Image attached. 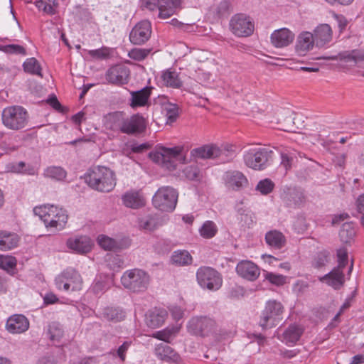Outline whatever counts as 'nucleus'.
Segmentation results:
<instances>
[{
  "label": "nucleus",
  "instance_id": "obj_1",
  "mask_svg": "<svg viewBox=\"0 0 364 364\" xmlns=\"http://www.w3.org/2000/svg\"><path fill=\"white\" fill-rule=\"evenodd\" d=\"M85 182L93 190L109 193L116 186L115 173L105 166H94L90 168L85 176Z\"/></svg>",
  "mask_w": 364,
  "mask_h": 364
},
{
  "label": "nucleus",
  "instance_id": "obj_2",
  "mask_svg": "<svg viewBox=\"0 0 364 364\" xmlns=\"http://www.w3.org/2000/svg\"><path fill=\"white\" fill-rule=\"evenodd\" d=\"M33 213L43 222L47 229L60 231L68 222L67 211L54 205H43L33 208Z\"/></svg>",
  "mask_w": 364,
  "mask_h": 364
},
{
  "label": "nucleus",
  "instance_id": "obj_3",
  "mask_svg": "<svg viewBox=\"0 0 364 364\" xmlns=\"http://www.w3.org/2000/svg\"><path fill=\"white\" fill-rule=\"evenodd\" d=\"M183 150L181 146H160L155 151L151 152L149 157L162 168L172 171L176 168L177 161L185 162V156H182Z\"/></svg>",
  "mask_w": 364,
  "mask_h": 364
},
{
  "label": "nucleus",
  "instance_id": "obj_4",
  "mask_svg": "<svg viewBox=\"0 0 364 364\" xmlns=\"http://www.w3.org/2000/svg\"><path fill=\"white\" fill-rule=\"evenodd\" d=\"M191 156L196 159H219L223 163L231 161L235 156V151L232 146H227L224 149H220L215 144H207L191 151Z\"/></svg>",
  "mask_w": 364,
  "mask_h": 364
},
{
  "label": "nucleus",
  "instance_id": "obj_5",
  "mask_svg": "<svg viewBox=\"0 0 364 364\" xmlns=\"http://www.w3.org/2000/svg\"><path fill=\"white\" fill-rule=\"evenodd\" d=\"M273 151L267 148H252L243 156L245 164L254 170H264L272 161Z\"/></svg>",
  "mask_w": 364,
  "mask_h": 364
},
{
  "label": "nucleus",
  "instance_id": "obj_6",
  "mask_svg": "<svg viewBox=\"0 0 364 364\" xmlns=\"http://www.w3.org/2000/svg\"><path fill=\"white\" fill-rule=\"evenodd\" d=\"M149 274L140 269L127 270L121 277L123 287L133 292L145 291L149 284Z\"/></svg>",
  "mask_w": 364,
  "mask_h": 364
},
{
  "label": "nucleus",
  "instance_id": "obj_7",
  "mask_svg": "<svg viewBox=\"0 0 364 364\" xmlns=\"http://www.w3.org/2000/svg\"><path fill=\"white\" fill-rule=\"evenodd\" d=\"M283 312L284 306L279 301L276 300L267 301L260 315L259 326L264 330L276 326L282 320Z\"/></svg>",
  "mask_w": 364,
  "mask_h": 364
},
{
  "label": "nucleus",
  "instance_id": "obj_8",
  "mask_svg": "<svg viewBox=\"0 0 364 364\" xmlns=\"http://www.w3.org/2000/svg\"><path fill=\"white\" fill-rule=\"evenodd\" d=\"M178 192L170 186H164L158 189L153 197L154 205L166 212L173 211L176 205Z\"/></svg>",
  "mask_w": 364,
  "mask_h": 364
},
{
  "label": "nucleus",
  "instance_id": "obj_9",
  "mask_svg": "<svg viewBox=\"0 0 364 364\" xmlns=\"http://www.w3.org/2000/svg\"><path fill=\"white\" fill-rule=\"evenodd\" d=\"M55 282L59 290L77 291L82 287V279L78 272L69 267L55 277Z\"/></svg>",
  "mask_w": 364,
  "mask_h": 364
},
{
  "label": "nucleus",
  "instance_id": "obj_10",
  "mask_svg": "<svg viewBox=\"0 0 364 364\" xmlns=\"http://www.w3.org/2000/svg\"><path fill=\"white\" fill-rule=\"evenodd\" d=\"M196 278L198 284L202 288L212 291L219 289L223 283V279L219 272L210 267H200L197 270Z\"/></svg>",
  "mask_w": 364,
  "mask_h": 364
},
{
  "label": "nucleus",
  "instance_id": "obj_11",
  "mask_svg": "<svg viewBox=\"0 0 364 364\" xmlns=\"http://www.w3.org/2000/svg\"><path fill=\"white\" fill-rule=\"evenodd\" d=\"M317 59L338 60L341 63L350 67H360V65L364 63V50L353 49L344 50L335 55L321 56L317 58Z\"/></svg>",
  "mask_w": 364,
  "mask_h": 364
},
{
  "label": "nucleus",
  "instance_id": "obj_12",
  "mask_svg": "<svg viewBox=\"0 0 364 364\" xmlns=\"http://www.w3.org/2000/svg\"><path fill=\"white\" fill-rule=\"evenodd\" d=\"M230 28L235 36L247 37L253 33L255 25L249 16L243 14H237L230 19Z\"/></svg>",
  "mask_w": 364,
  "mask_h": 364
},
{
  "label": "nucleus",
  "instance_id": "obj_13",
  "mask_svg": "<svg viewBox=\"0 0 364 364\" xmlns=\"http://www.w3.org/2000/svg\"><path fill=\"white\" fill-rule=\"evenodd\" d=\"M215 322L207 316L193 317L188 323L189 333L199 336H206L215 330Z\"/></svg>",
  "mask_w": 364,
  "mask_h": 364
},
{
  "label": "nucleus",
  "instance_id": "obj_14",
  "mask_svg": "<svg viewBox=\"0 0 364 364\" xmlns=\"http://www.w3.org/2000/svg\"><path fill=\"white\" fill-rule=\"evenodd\" d=\"M223 182L227 189L233 191H241L248 186L249 182L246 176L237 170H228L222 177Z\"/></svg>",
  "mask_w": 364,
  "mask_h": 364
},
{
  "label": "nucleus",
  "instance_id": "obj_15",
  "mask_svg": "<svg viewBox=\"0 0 364 364\" xmlns=\"http://www.w3.org/2000/svg\"><path fill=\"white\" fill-rule=\"evenodd\" d=\"M2 122L11 129H21L23 126V108L21 106L6 107L2 112Z\"/></svg>",
  "mask_w": 364,
  "mask_h": 364
},
{
  "label": "nucleus",
  "instance_id": "obj_16",
  "mask_svg": "<svg viewBox=\"0 0 364 364\" xmlns=\"http://www.w3.org/2000/svg\"><path fill=\"white\" fill-rule=\"evenodd\" d=\"M151 34V23L148 21L139 22L132 28L129 33L130 41L135 45H141L146 43Z\"/></svg>",
  "mask_w": 364,
  "mask_h": 364
},
{
  "label": "nucleus",
  "instance_id": "obj_17",
  "mask_svg": "<svg viewBox=\"0 0 364 364\" xmlns=\"http://www.w3.org/2000/svg\"><path fill=\"white\" fill-rule=\"evenodd\" d=\"M129 69L124 65H115L107 70L105 74L107 81L113 85H121L128 82Z\"/></svg>",
  "mask_w": 364,
  "mask_h": 364
},
{
  "label": "nucleus",
  "instance_id": "obj_18",
  "mask_svg": "<svg viewBox=\"0 0 364 364\" xmlns=\"http://www.w3.org/2000/svg\"><path fill=\"white\" fill-rule=\"evenodd\" d=\"M146 129V119L139 114H134L129 118H123L121 132L127 134H136Z\"/></svg>",
  "mask_w": 364,
  "mask_h": 364
},
{
  "label": "nucleus",
  "instance_id": "obj_19",
  "mask_svg": "<svg viewBox=\"0 0 364 364\" xmlns=\"http://www.w3.org/2000/svg\"><path fill=\"white\" fill-rule=\"evenodd\" d=\"M237 274L248 281H255L260 274L259 267L250 260H242L236 266Z\"/></svg>",
  "mask_w": 364,
  "mask_h": 364
},
{
  "label": "nucleus",
  "instance_id": "obj_20",
  "mask_svg": "<svg viewBox=\"0 0 364 364\" xmlns=\"http://www.w3.org/2000/svg\"><path fill=\"white\" fill-rule=\"evenodd\" d=\"M154 354L159 360L167 363H179L181 360L180 355L173 348L163 343L155 346Z\"/></svg>",
  "mask_w": 364,
  "mask_h": 364
},
{
  "label": "nucleus",
  "instance_id": "obj_21",
  "mask_svg": "<svg viewBox=\"0 0 364 364\" xmlns=\"http://www.w3.org/2000/svg\"><path fill=\"white\" fill-rule=\"evenodd\" d=\"M66 245L73 252L82 255L91 250L92 242L91 239L87 236H79L68 239Z\"/></svg>",
  "mask_w": 364,
  "mask_h": 364
},
{
  "label": "nucleus",
  "instance_id": "obj_22",
  "mask_svg": "<svg viewBox=\"0 0 364 364\" xmlns=\"http://www.w3.org/2000/svg\"><path fill=\"white\" fill-rule=\"evenodd\" d=\"M294 39V34L287 28L275 30L270 36L272 44L279 48L288 46Z\"/></svg>",
  "mask_w": 364,
  "mask_h": 364
},
{
  "label": "nucleus",
  "instance_id": "obj_23",
  "mask_svg": "<svg viewBox=\"0 0 364 364\" xmlns=\"http://www.w3.org/2000/svg\"><path fill=\"white\" fill-rule=\"evenodd\" d=\"M319 280L334 289H339L344 284L343 269L334 267L330 272L320 277Z\"/></svg>",
  "mask_w": 364,
  "mask_h": 364
},
{
  "label": "nucleus",
  "instance_id": "obj_24",
  "mask_svg": "<svg viewBox=\"0 0 364 364\" xmlns=\"http://www.w3.org/2000/svg\"><path fill=\"white\" fill-rule=\"evenodd\" d=\"M182 0H158L159 17L168 18L180 9Z\"/></svg>",
  "mask_w": 364,
  "mask_h": 364
},
{
  "label": "nucleus",
  "instance_id": "obj_25",
  "mask_svg": "<svg viewBox=\"0 0 364 364\" xmlns=\"http://www.w3.org/2000/svg\"><path fill=\"white\" fill-rule=\"evenodd\" d=\"M316 43L313 33L305 31L300 33L296 43V51L299 55H305Z\"/></svg>",
  "mask_w": 364,
  "mask_h": 364
},
{
  "label": "nucleus",
  "instance_id": "obj_26",
  "mask_svg": "<svg viewBox=\"0 0 364 364\" xmlns=\"http://www.w3.org/2000/svg\"><path fill=\"white\" fill-rule=\"evenodd\" d=\"M282 198L289 207H300L306 201L304 193L296 188H288L283 193Z\"/></svg>",
  "mask_w": 364,
  "mask_h": 364
},
{
  "label": "nucleus",
  "instance_id": "obj_27",
  "mask_svg": "<svg viewBox=\"0 0 364 364\" xmlns=\"http://www.w3.org/2000/svg\"><path fill=\"white\" fill-rule=\"evenodd\" d=\"M313 36L314 38L316 46L322 47L331 41L333 37V31L328 24L323 23L318 25L314 29Z\"/></svg>",
  "mask_w": 364,
  "mask_h": 364
},
{
  "label": "nucleus",
  "instance_id": "obj_28",
  "mask_svg": "<svg viewBox=\"0 0 364 364\" xmlns=\"http://www.w3.org/2000/svg\"><path fill=\"white\" fill-rule=\"evenodd\" d=\"M151 90V87L146 86L140 90L132 92L130 106L135 108L148 105Z\"/></svg>",
  "mask_w": 364,
  "mask_h": 364
},
{
  "label": "nucleus",
  "instance_id": "obj_29",
  "mask_svg": "<svg viewBox=\"0 0 364 364\" xmlns=\"http://www.w3.org/2000/svg\"><path fill=\"white\" fill-rule=\"evenodd\" d=\"M167 311L164 309H155L149 312L146 316L147 326L152 328H159L165 321L167 317Z\"/></svg>",
  "mask_w": 364,
  "mask_h": 364
},
{
  "label": "nucleus",
  "instance_id": "obj_30",
  "mask_svg": "<svg viewBox=\"0 0 364 364\" xmlns=\"http://www.w3.org/2000/svg\"><path fill=\"white\" fill-rule=\"evenodd\" d=\"M123 204L130 208L138 209L144 205V200L139 191H129L122 196Z\"/></svg>",
  "mask_w": 364,
  "mask_h": 364
},
{
  "label": "nucleus",
  "instance_id": "obj_31",
  "mask_svg": "<svg viewBox=\"0 0 364 364\" xmlns=\"http://www.w3.org/2000/svg\"><path fill=\"white\" fill-rule=\"evenodd\" d=\"M123 118L124 114L122 112L109 113L104 117V126L107 129L121 132Z\"/></svg>",
  "mask_w": 364,
  "mask_h": 364
},
{
  "label": "nucleus",
  "instance_id": "obj_32",
  "mask_svg": "<svg viewBox=\"0 0 364 364\" xmlns=\"http://www.w3.org/2000/svg\"><path fill=\"white\" fill-rule=\"evenodd\" d=\"M303 333V329L297 325H290L282 334V341L289 346L294 345Z\"/></svg>",
  "mask_w": 364,
  "mask_h": 364
},
{
  "label": "nucleus",
  "instance_id": "obj_33",
  "mask_svg": "<svg viewBox=\"0 0 364 364\" xmlns=\"http://www.w3.org/2000/svg\"><path fill=\"white\" fill-rule=\"evenodd\" d=\"M171 262L176 266L183 267L191 264L193 257L187 250H178L172 253Z\"/></svg>",
  "mask_w": 364,
  "mask_h": 364
},
{
  "label": "nucleus",
  "instance_id": "obj_34",
  "mask_svg": "<svg viewBox=\"0 0 364 364\" xmlns=\"http://www.w3.org/2000/svg\"><path fill=\"white\" fill-rule=\"evenodd\" d=\"M19 239L14 233L0 231V250H8L15 247Z\"/></svg>",
  "mask_w": 364,
  "mask_h": 364
},
{
  "label": "nucleus",
  "instance_id": "obj_35",
  "mask_svg": "<svg viewBox=\"0 0 364 364\" xmlns=\"http://www.w3.org/2000/svg\"><path fill=\"white\" fill-rule=\"evenodd\" d=\"M24 73L43 78L42 66L36 58H28L24 61Z\"/></svg>",
  "mask_w": 364,
  "mask_h": 364
},
{
  "label": "nucleus",
  "instance_id": "obj_36",
  "mask_svg": "<svg viewBox=\"0 0 364 364\" xmlns=\"http://www.w3.org/2000/svg\"><path fill=\"white\" fill-rule=\"evenodd\" d=\"M6 330L11 333L23 332V315L14 314L10 316L6 324Z\"/></svg>",
  "mask_w": 364,
  "mask_h": 364
},
{
  "label": "nucleus",
  "instance_id": "obj_37",
  "mask_svg": "<svg viewBox=\"0 0 364 364\" xmlns=\"http://www.w3.org/2000/svg\"><path fill=\"white\" fill-rule=\"evenodd\" d=\"M265 240L269 245L277 249H280L285 244L284 235L277 230L268 232L265 235Z\"/></svg>",
  "mask_w": 364,
  "mask_h": 364
},
{
  "label": "nucleus",
  "instance_id": "obj_38",
  "mask_svg": "<svg viewBox=\"0 0 364 364\" xmlns=\"http://www.w3.org/2000/svg\"><path fill=\"white\" fill-rule=\"evenodd\" d=\"M162 112L166 117V123L172 124L178 117V107L176 104L165 102L162 105Z\"/></svg>",
  "mask_w": 364,
  "mask_h": 364
},
{
  "label": "nucleus",
  "instance_id": "obj_39",
  "mask_svg": "<svg viewBox=\"0 0 364 364\" xmlns=\"http://www.w3.org/2000/svg\"><path fill=\"white\" fill-rule=\"evenodd\" d=\"M164 83L166 86L173 88H180L182 86V82L178 78V75L175 71L167 70L161 75Z\"/></svg>",
  "mask_w": 364,
  "mask_h": 364
},
{
  "label": "nucleus",
  "instance_id": "obj_40",
  "mask_svg": "<svg viewBox=\"0 0 364 364\" xmlns=\"http://www.w3.org/2000/svg\"><path fill=\"white\" fill-rule=\"evenodd\" d=\"M103 317L107 321L119 322L125 317V313L119 308L107 307L103 311Z\"/></svg>",
  "mask_w": 364,
  "mask_h": 364
},
{
  "label": "nucleus",
  "instance_id": "obj_41",
  "mask_svg": "<svg viewBox=\"0 0 364 364\" xmlns=\"http://www.w3.org/2000/svg\"><path fill=\"white\" fill-rule=\"evenodd\" d=\"M179 330L180 327L178 326L167 327L161 331L154 333L152 337L169 343L171 337L176 336Z\"/></svg>",
  "mask_w": 364,
  "mask_h": 364
},
{
  "label": "nucleus",
  "instance_id": "obj_42",
  "mask_svg": "<svg viewBox=\"0 0 364 364\" xmlns=\"http://www.w3.org/2000/svg\"><path fill=\"white\" fill-rule=\"evenodd\" d=\"M199 232L203 238L210 239L216 235L218 232V228L214 222L207 220L199 229Z\"/></svg>",
  "mask_w": 364,
  "mask_h": 364
},
{
  "label": "nucleus",
  "instance_id": "obj_43",
  "mask_svg": "<svg viewBox=\"0 0 364 364\" xmlns=\"http://www.w3.org/2000/svg\"><path fill=\"white\" fill-rule=\"evenodd\" d=\"M355 235L354 224L351 222L344 223L339 231V236L342 241L348 242Z\"/></svg>",
  "mask_w": 364,
  "mask_h": 364
},
{
  "label": "nucleus",
  "instance_id": "obj_44",
  "mask_svg": "<svg viewBox=\"0 0 364 364\" xmlns=\"http://www.w3.org/2000/svg\"><path fill=\"white\" fill-rule=\"evenodd\" d=\"M44 175L56 181H63L65 178L67 173L60 166H50L44 171Z\"/></svg>",
  "mask_w": 364,
  "mask_h": 364
},
{
  "label": "nucleus",
  "instance_id": "obj_45",
  "mask_svg": "<svg viewBox=\"0 0 364 364\" xmlns=\"http://www.w3.org/2000/svg\"><path fill=\"white\" fill-rule=\"evenodd\" d=\"M48 334L53 343H58L63 337V331L58 323L53 322L48 326Z\"/></svg>",
  "mask_w": 364,
  "mask_h": 364
},
{
  "label": "nucleus",
  "instance_id": "obj_46",
  "mask_svg": "<svg viewBox=\"0 0 364 364\" xmlns=\"http://www.w3.org/2000/svg\"><path fill=\"white\" fill-rule=\"evenodd\" d=\"M212 11L218 18H223L228 16L232 11L230 3L224 0L218 5L212 8Z\"/></svg>",
  "mask_w": 364,
  "mask_h": 364
},
{
  "label": "nucleus",
  "instance_id": "obj_47",
  "mask_svg": "<svg viewBox=\"0 0 364 364\" xmlns=\"http://www.w3.org/2000/svg\"><path fill=\"white\" fill-rule=\"evenodd\" d=\"M97 242L105 250H116L119 248L117 241L106 235H99Z\"/></svg>",
  "mask_w": 364,
  "mask_h": 364
},
{
  "label": "nucleus",
  "instance_id": "obj_48",
  "mask_svg": "<svg viewBox=\"0 0 364 364\" xmlns=\"http://www.w3.org/2000/svg\"><path fill=\"white\" fill-rule=\"evenodd\" d=\"M330 254L328 251L323 250L318 252L312 262V265L315 268L319 269L326 265L329 262Z\"/></svg>",
  "mask_w": 364,
  "mask_h": 364
},
{
  "label": "nucleus",
  "instance_id": "obj_49",
  "mask_svg": "<svg viewBox=\"0 0 364 364\" xmlns=\"http://www.w3.org/2000/svg\"><path fill=\"white\" fill-rule=\"evenodd\" d=\"M263 276L265 279L276 286H282L286 282V277L282 274H277L267 271H264Z\"/></svg>",
  "mask_w": 364,
  "mask_h": 364
},
{
  "label": "nucleus",
  "instance_id": "obj_50",
  "mask_svg": "<svg viewBox=\"0 0 364 364\" xmlns=\"http://www.w3.org/2000/svg\"><path fill=\"white\" fill-rule=\"evenodd\" d=\"M274 188V183L270 179L265 178L258 182L256 190L262 195H267L273 191Z\"/></svg>",
  "mask_w": 364,
  "mask_h": 364
},
{
  "label": "nucleus",
  "instance_id": "obj_51",
  "mask_svg": "<svg viewBox=\"0 0 364 364\" xmlns=\"http://www.w3.org/2000/svg\"><path fill=\"white\" fill-rule=\"evenodd\" d=\"M16 264V260L11 256L0 255V268L7 272H13Z\"/></svg>",
  "mask_w": 364,
  "mask_h": 364
},
{
  "label": "nucleus",
  "instance_id": "obj_52",
  "mask_svg": "<svg viewBox=\"0 0 364 364\" xmlns=\"http://www.w3.org/2000/svg\"><path fill=\"white\" fill-rule=\"evenodd\" d=\"M183 173L185 177L191 181H197L200 178V169L197 165L193 164L186 166Z\"/></svg>",
  "mask_w": 364,
  "mask_h": 364
},
{
  "label": "nucleus",
  "instance_id": "obj_53",
  "mask_svg": "<svg viewBox=\"0 0 364 364\" xmlns=\"http://www.w3.org/2000/svg\"><path fill=\"white\" fill-rule=\"evenodd\" d=\"M157 226L156 219L151 216L142 218L139 221V228L144 230L153 231L157 228Z\"/></svg>",
  "mask_w": 364,
  "mask_h": 364
},
{
  "label": "nucleus",
  "instance_id": "obj_54",
  "mask_svg": "<svg viewBox=\"0 0 364 364\" xmlns=\"http://www.w3.org/2000/svg\"><path fill=\"white\" fill-rule=\"evenodd\" d=\"M88 54L92 58L97 60H104L109 57L110 50L107 47H102L99 49L88 50Z\"/></svg>",
  "mask_w": 364,
  "mask_h": 364
},
{
  "label": "nucleus",
  "instance_id": "obj_55",
  "mask_svg": "<svg viewBox=\"0 0 364 364\" xmlns=\"http://www.w3.org/2000/svg\"><path fill=\"white\" fill-rule=\"evenodd\" d=\"M149 53V49L133 48L129 52L128 56L133 60L141 61L145 59Z\"/></svg>",
  "mask_w": 364,
  "mask_h": 364
},
{
  "label": "nucleus",
  "instance_id": "obj_56",
  "mask_svg": "<svg viewBox=\"0 0 364 364\" xmlns=\"http://www.w3.org/2000/svg\"><path fill=\"white\" fill-rule=\"evenodd\" d=\"M0 51L7 54H21L23 47L16 44L0 45Z\"/></svg>",
  "mask_w": 364,
  "mask_h": 364
},
{
  "label": "nucleus",
  "instance_id": "obj_57",
  "mask_svg": "<svg viewBox=\"0 0 364 364\" xmlns=\"http://www.w3.org/2000/svg\"><path fill=\"white\" fill-rule=\"evenodd\" d=\"M293 227L297 232H303L307 229V224L304 215H297L293 223Z\"/></svg>",
  "mask_w": 364,
  "mask_h": 364
},
{
  "label": "nucleus",
  "instance_id": "obj_58",
  "mask_svg": "<svg viewBox=\"0 0 364 364\" xmlns=\"http://www.w3.org/2000/svg\"><path fill=\"white\" fill-rule=\"evenodd\" d=\"M132 345L131 341H124L116 350L114 355H117L122 362L126 360V353Z\"/></svg>",
  "mask_w": 364,
  "mask_h": 364
},
{
  "label": "nucleus",
  "instance_id": "obj_59",
  "mask_svg": "<svg viewBox=\"0 0 364 364\" xmlns=\"http://www.w3.org/2000/svg\"><path fill=\"white\" fill-rule=\"evenodd\" d=\"M34 4L40 11H43L48 14L53 15L55 13V8L53 6L48 5L43 0H36Z\"/></svg>",
  "mask_w": 364,
  "mask_h": 364
},
{
  "label": "nucleus",
  "instance_id": "obj_60",
  "mask_svg": "<svg viewBox=\"0 0 364 364\" xmlns=\"http://www.w3.org/2000/svg\"><path fill=\"white\" fill-rule=\"evenodd\" d=\"M107 265L110 267V269H115L122 267L123 264V261L121 259L119 255H107Z\"/></svg>",
  "mask_w": 364,
  "mask_h": 364
},
{
  "label": "nucleus",
  "instance_id": "obj_61",
  "mask_svg": "<svg viewBox=\"0 0 364 364\" xmlns=\"http://www.w3.org/2000/svg\"><path fill=\"white\" fill-rule=\"evenodd\" d=\"M338 264L336 267L343 269L348 261V254L346 250L340 249L337 252Z\"/></svg>",
  "mask_w": 364,
  "mask_h": 364
},
{
  "label": "nucleus",
  "instance_id": "obj_62",
  "mask_svg": "<svg viewBox=\"0 0 364 364\" xmlns=\"http://www.w3.org/2000/svg\"><path fill=\"white\" fill-rule=\"evenodd\" d=\"M169 311L172 316L173 319L176 321L182 319L184 315V311L183 309L178 306H173L169 308Z\"/></svg>",
  "mask_w": 364,
  "mask_h": 364
},
{
  "label": "nucleus",
  "instance_id": "obj_63",
  "mask_svg": "<svg viewBox=\"0 0 364 364\" xmlns=\"http://www.w3.org/2000/svg\"><path fill=\"white\" fill-rule=\"evenodd\" d=\"M357 210L361 214L360 223L364 226V193L358 196L356 200Z\"/></svg>",
  "mask_w": 364,
  "mask_h": 364
},
{
  "label": "nucleus",
  "instance_id": "obj_64",
  "mask_svg": "<svg viewBox=\"0 0 364 364\" xmlns=\"http://www.w3.org/2000/svg\"><path fill=\"white\" fill-rule=\"evenodd\" d=\"M281 166H282L286 170L289 169L291 167L293 162V157L287 153L281 154Z\"/></svg>",
  "mask_w": 364,
  "mask_h": 364
}]
</instances>
